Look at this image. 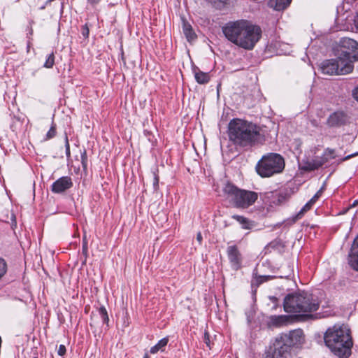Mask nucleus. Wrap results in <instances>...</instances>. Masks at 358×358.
<instances>
[{"label": "nucleus", "mask_w": 358, "mask_h": 358, "mask_svg": "<svg viewBox=\"0 0 358 358\" xmlns=\"http://www.w3.org/2000/svg\"><path fill=\"white\" fill-rule=\"evenodd\" d=\"M226 38L244 50H252L262 37V29L247 20L227 22L222 27Z\"/></svg>", "instance_id": "1"}, {"label": "nucleus", "mask_w": 358, "mask_h": 358, "mask_svg": "<svg viewBox=\"0 0 358 358\" xmlns=\"http://www.w3.org/2000/svg\"><path fill=\"white\" fill-rule=\"evenodd\" d=\"M228 136L234 145L247 148L258 142L260 134L256 124L241 119H233L229 124Z\"/></svg>", "instance_id": "2"}, {"label": "nucleus", "mask_w": 358, "mask_h": 358, "mask_svg": "<svg viewBox=\"0 0 358 358\" xmlns=\"http://www.w3.org/2000/svg\"><path fill=\"white\" fill-rule=\"evenodd\" d=\"M325 345L340 358H348L351 354L352 341L349 329L345 325L329 328L324 336Z\"/></svg>", "instance_id": "3"}, {"label": "nucleus", "mask_w": 358, "mask_h": 358, "mask_svg": "<svg viewBox=\"0 0 358 358\" xmlns=\"http://www.w3.org/2000/svg\"><path fill=\"white\" fill-rule=\"evenodd\" d=\"M320 306V301L316 296L307 292L301 291L287 294L283 302L285 312L299 316H309L316 311Z\"/></svg>", "instance_id": "4"}, {"label": "nucleus", "mask_w": 358, "mask_h": 358, "mask_svg": "<svg viewBox=\"0 0 358 358\" xmlns=\"http://www.w3.org/2000/svg\"><path fill=\"white\" fill-rule=\"evenodd\" d=\"M341 52L336 59L338 73L341 75L350 73L354 69L353 63L358 61V43L350 38H343L340 41Z\"/></svg>", "instance_id": "5"}, {"label": "nucleus", "mask_w": 358, "mask_h": 358, "mask_svg": "<svg viewBox=\"0 0 358 358\" xmlns=\"http://www.w3.org/2000/svg\"><path fill=\"white\" fill-rule=\"evenodd\" d=\"M223 196L236 208L246 209L258 199V194L253 191L240 189L230 182L222 184Z\"/></svg>", "instance_id": "6"}, {"label": "nucleus", "mask_w": 358, "mask_h": 358, "mask_svg": "<svg viewBox=\"0 0 358 358\" xmlns=\"http://www.w3.org/2000/svg\"><path fill=\"white\" fill-rule=\"evenodd\" d=\"M284 169V158L277 153H268L262 156L256 165L257 173L263 178H268L280 173Z\"/></svg>", "instance_id": "7"}, {"label": "nucleus", "mask_w": 358, "mask_h": 358, "mask_svg": "<svg viewBox=\"0 0 358 358\" xmlns=\"http://www.w3.org/2000/svg\"><path fill=\"white\" fill-rule=\"evenodd\" d=\"M285 347L292 351V347H298L304 343V334L301 329H298L288 333L281 334L276 337Z\"/></svg>", "instance_id": "8"}, {"label": "nucleus", "mask_w": 358, "mask_h": 358, "mask_svg": "<svg viewBox=\"0 0 358 358\" xmlns=\"http://www.w3.org/2000/svg\"><path fill=\"white\" fill-rule=\"evenodd\" d=\"M273 349L268 352L266 358H292V352L275 338Z\"/></svg>", "instance_id": "9"}, {"label": "nucleus", "mask_w": 358, "mask_h": 358, "mask_svg": "<svg viewBox=\"0 0 358 358\" xmlns=\"http://www.w3.org/2000/svg\"><path fill=\"white\" fill-rule=\"evenodd\" d=\"M73 180L69 176H62L51 185V191L55 194H62L73 187Z\"/></svg>", "instance_id": "10"}, {"label": "nucleus", "mask_w": 358, "mask_h": 358, "mask_svg": "<svg viewBox=\"0 0 358 358\" xmlns=\"http://www.w3.org/2000/svg\"><path fill=\"white\" fill-rule=\"evenodd\" d=\"M324 165L320 156L313 157H306L302 159L299 168L304 171H312L318 169Z\"/></svg>", "instance_id": "11"}, {"label": "nucleus", "mask_w": 358, "mask_h": 358, "mask_svg": "<svg viewBox=\"0 0 358 358\" xmlns=\"http://www.w3.org/2000/svg\"><path fill=\"white\" fill-rule=\"evenodd\" d=\"M227 256L231 266L238 270L241 264V255L236 245H231L227 248Z\"/></svg>", "instance_id": "12"}, {"label": "nucleus", "mask_w": 358, "mask_h": 358, "mask_svg": "<svg viewBox=\"0 0 358 358\" xmlns=\"http://www.w3.org/2000/svg\"><path fill=\"white\" fill-rule=\"evenodd\" d=\"M348 122V117L342 111H336L332 113L327 120V124L330 127H337L345 124Z\"/></svg>", "instance_id": "13"}, {"label": "nucleus", "mask_w": 358, "mask_h": 358, "mask_svg": "<svg viewBox=\"0 0 358 358\" xmlns=\"http://www.w3.org/2000/svg\"><path fill=\"white\" fill-rule=\"evenodd\" d=\"M292 321V317L289 315H271L268 317V325L271 327H280L287 325Z\"/></svg>", "instance_id": "14"}, {"label": "nucleus", "mask_w": 358, "mask_h": 358, "mask_svg": "<svg viewBox=\"0 0 358 358\" xmlns=\"http://www.w3.org/2000/svg\"><path fill=\"white\" fill-rule=\"evenodd\" d=\"M321 71L322 73L327 75H338V67L336 61L334 59H327L321 64Z\"/></svg>", "instance_id": "15"}, {"label": "nucleus", "mask_w": 358, "mask_h": 358, "mask_svg": "<svg viewBox=\"0 0 358 358\" xmlns=\"http://www.w3.org/2000/svg\"><path fill=\"white\" fill-rule=\"evenodd\" d=\"M348 262L353 269L358 271V236L355 238L351 247Z\"/></svg>", "instance_id": "16"}, {"label": "nucleus", "mask_w": 358, "mask_h": 358, "mask_svg": "<svg viewBox=\"0 0 358 358\" xmlns=\"http://www.w3.org/2000/svg\"><path fill=\"white\" fill-rule=\"evenodd\" d=\"M182 31L187 41L192 42L196 40V34L193 30L192 25L185 20H182Z\"/></svg>", "instance_id": "17"}, {"label": "nucleus", "mask_w": 358, "mask_h": 358, "mask_svg": "<svg viewBox=\"0 0 358 358\" xmlns=\"http://www.w3.org/2000/svg\"><path fill=\"white\" fill-rule=\"evenodd\" d=\"M292 0H271L269 5L275 10H282L285 9L291 3Z\"/></svg>", "instance_id": "18"}, {"label": "nucleus", "mask_w": 358, "mask_h": 358, "mask_svg": "<svg viewBox=\"0 0 358 358\" xmlns=\"http://www.w3.org/2000/svg\"><path fill=\"white\" fill-rule=\"evenodd\" d=\"M231 217L236 220L244 229H250L253 226L252 222L243 216L233 215Z\"/></svg>", "instance_id": "19"}, {"label": "nucleus", "mask_w": 358, "mask_h": 358, "mask_svg": "<svg viewBox=\"0 0 358 358\" xmlns=\"http://www.w3.org/2000/svg\"><path fill=\"white\" fill-rule=\"evenodd\" d=\"M194 78L199 84H206L210 80V76L208 73L203 72L200 70L194 71Z\"/></svg>", "instance_id": "20"}, {"label": "nucleus", "mask_w": 358, "mask_h": 358, "mask_svg": "<svg viewBox=\"0 0 358 358\" xmlns=\"http://www.w3.org/2000/svg\"><path fill=\"white\" fill-rule=\"evenodd\" d=\"M168 342H169L168 337H165V338H163L162 339L159 340L155 345L152 346L150 348V353L156 354L159 351H162V352L164 351L165 347L166 346Z\"/></svg>", "instance_id": "21"}, {"label": "nucleus", "mask_w": 358, "mask_h": 358, "mask_svg": "<svg viewBox=\"0 0 358 358\" xmlns=\"http://www.w3.org/2000/svg\"><path fill=\"white\" fill-rule=\"evenodd\" d=\"M336 151L334 149L327 148L324 150L323 154L321 157V159L323 162V164L329 162L330 160L334 159L336 157Z\"/></svg>", "instance_id": "22"}, {"label": "nucleus", "mask_w": 358, "mask_h": 358, "mask_svg": "<svg viewBox=\"0 0 358 358\" xmlns=\"http://www.w3.org/2000/svg\"><path fill=\"white\" fill-rule=\"evenodd\" d=\"M314 204L312 203L311 201H310V200L303 206V208L300 210V211L296 214V215L294 217V220H298V219H301L303 215L308 212V210H310L312 208V206H313Z\"/></svg>", "instance_id": "23"}, {"label": "nucleus", "mask_w": 358, "mask_h": 358, "mask_svg": "<svg viewBox=\"0 0 358 358\" xmlns=\"http://www.w3.org/2000/svg\"><path fill=\"white\" fill-rule=\"evenodd\" d=\"M99 314L102 320L103 323L108 324L109 318L105 307L101 306L99 308Z\"/></svg>", "instance_id": "24"}, {"label": "nucleus", "mask_w": 358, "mask_h": 358, "mask_svg": "<svg viewBox=\"0 0 358 358\" xmlns=\"http://www.w3.org/2000/svg\"><path fill=\"white\" fill-rule=\"evenodd\" d=\"M54 64H55V55H54V53L52 52L51 54H50L48 56L46 61L43 66L45 68L50 69L53 66Z\"/></svg>", "instance_id": "25"}, {"label": "nucleus", "mask_w": 358, "mask_h": 358, "mask_svg": "<svg viewBox=\"0 0 358 358\" xmlns=\"http://www.w3.org/2000/svg\"><path fill=\"white\" fill-rule=\"evenodd\" d=\"M56 135V125L53 122L50 127V129L46 134L45 140H49L55 137Z\"/></svg>", "instance_id": "26"}, {"label": "nucleus", "mask_w": 358, "mask_h": 358, "mask_svg": "<svg viewBox=\"0 0 358 358\" xmlns=\"http://www.w3.org/2000/svg\"><path fill=\"white\" fill-rule=\"evenodd\" d=\"M6 272V264L5 261L0 258V279Z\"/></svg>", "instance_id": "27"}, {"label": "nucleus", "mask_w": 358, "mask_h": 358, "mask_svg": "<svg viewBox=\"0 0 358 358\" xmlns=\"http://www.w3.org/2000/svg\"><path fill=\"white\" fill-rule=\"evenodd\" d=\"M81 164L83 169L86 170L87 166V158L85 152L81 154Z\"/></svg>", "instance_id": "28"}, {"label": "nucleus", "mask_w": 358, "mask_h": 358, "mask_svg": "<svg viewBox=\"0 0 358 358\" xmlns=\"http://www.w3.org/2000/svg\"><path fill=\"white\" fill-rule=\"evenodd\" d=\"M89 34H90V30H89V28L87 27V24H85L83 27H82V34L83 36L87 38H88L89 36Z\"/></svg>", "instance_id": "29"}, {"label": "nucleus", "mask_w": 358, "mask_h": 358, "mask_svg": "<svg viewBox=\"0 0 358 358\" xmlns=\"http://www.w3.org/2000/svg\"><path fill=\"white\" fill-rule=\"evenodd\" d=\"M203 341L206 344V345L210 348V335L207 331H205L204 333Z\"/></svg>", "instance_id": "30"}, {"label": "nucleus", "mask_w": 358, "mask_h": 358, "mask_svg": "<svg viewBox=\"0 0 358 358\" xmlns=\"http://www.w3.org/2000/svg\"><path fill=\"white\" fill-rule=\"evenodd\" d=\"M66 352V347L64 345H60L57 351V354L59 356H63Z\"/></svg>", "instance_id": "31"}, {"label": "nucleus", "mask_w": 358, "mask_h": 358, "mask_svg": "<svg viewBox=\"0 0 358 358\" xmlns=\"http://www.w3.org/2000/svg\"><path fill=\"white\" fill-rule=\"evenodd\" d=\"M66 155L69 156L70 155V147H69V141H68V137L66 136Z\"/></svg>", "instance_id": "32"}, {"label": "nucleus", "mask_w": 358, "mask_h": 358, "mask_svg": "<svg viewBox=\"0 0 358 358\" xmlns=\"http://www.w3.org/2000/svg\"><path fill=\"white\" fill-rule=\"evenodd\" d=\"M324 189V185L316 192V194L315 195L317 196L318 198H320L321 196V195L322 194Z\"/></svg>", "instance_id": "33"}, {"label": "nucleus", "mask_w": 358, "mask_h": 358, "mask_svg": "<svg viewBox=\"0 0 358 358\" xmlns=\"http://www.w3.org/2000/svg\"><path fill=\"white\" fill-rule=\"evenodd\" d=\"M324 189V185L316 192V194L315 195L317 196L318 198H320L321 196V195L322 194Z\"/></svg>", "instance_id": "34"}, {"label": "nucleus", "mask_w": 358, "mask_h": 358, "mask_svg": "<svg viewBox=\"0 0 358 358\" xmlns=\"http://www.w3.org/2000/svg\"><path fill=\"white\" fill-rule=\"evenodd\" d=\"M353 96L358 101V86L353 91Z\"/></svg>", "instance_id": "35"}, {"label": "nucleus", "mask_w": 358, "mask_h": 358, "mask_svg": "<svg viewBox=\"0 0 358 358\" xmlns=\"http://www.w3.org/2000/svg\"><path fill=\"white\" fill-rule=\"evenodd\" d=\"M318 199H319V198H318L317 196L314 195V196H313L310 199V201H311V202H312V203H313V204H314Z\"/></svg>", "instance_id": "36"}, {"label": "nucleus", "mask_w": 358, "mask_h": 358, "mask_svg": "<svg viewBox=\"0 0 358 358\" xmlns=\"http://www.w3.org/2000/svg\"><path fill=\"white\" fill-rule=\"evenodd\" d=\"M275 195L278 196L279 203H280L281 201H282L285 199V197L282 194H276Z\"/></svg>", "instance_id": "37"}, {"label": "nucleus", "mask_w": 358, "mask_h": 358, "mask_svg": "<svg viewBox=\"0 0 358 358\" xmlns=\"http://www.w3.org/2000/svg\"><path fill=\"white\" fill-rule=\"evenodd\" d=\"M196 239L197 241L201 243V241H202V236H201V233H198L197 235H196Z\"/></svg>", "instance_id": "38"}, {"label": "nucleus", "mask_w": 358, "mask_h": 358, "mask_svg": "<svg viewBox=\"0 0 358 358\" xmlns=\"http://www.w3.org/2000/svg\"><path fill=\"white\" fill-rule=\"evenodd\" d=\"M159 182V178L157 176H155L154 186H157Z\"/></svg>", "instance_id": "39"}, {"label": "nucleus", "mask_w": 358, "mask_h": 358, "mask_svg": "<svg viewBox=\"0 0 358 358\" xmlns=\"http://www.w3.org/2000/svg\"><path fill=\"white\" fill-rule=\"evenodd\" d=\"M92 4L97 3L100 1V0H87Z\"/></svg>", "instance_id": "40"}, {"label": "nucleus", "mask_w": 358, "mask_h": 358, "mask_svg": "<svg viewBox=\"0 0 358 358\" xmlns=\"http://www.w3.org/2000/svg\"><path fill=\"white\" fill-rule=\"evenodd\" d=\"M355 25H356L357 28L358 29V16H357V18L355 20Z\"/></svg>", "instance_id": "41"}, {"label": "nucleus", "mask_w": 358, "mask_h": 358, "mask_svg": "<svg viewBox=\"0 0 358 358\" xmlns=\"http://www.w3.org/2000/svg\"><path fill=\"white\" fill-rule=\"evenodd\" d=\"M352 156H354V155H348V156L345 157L344 158V159H350Z\"/></svg>", "instance_id": "42"}, {"label": "nucleus", "mask_w": 358, "mask_h": 358, "mask_svg": "<svg viewBox=\"0 0 358 358\" xmlns=\"http://www.w3.org/2000/svg\"><path fill=\"white\" fill-rule=\"evenodd\" d=\"M262 278H265V279H268L270 278V276L269 275H267V276H263Z\"/></svg>", "instance_id": "43"}, {"label": "nucleus", "mask_w": 358, "mask_h": 358, "mask_svg": "<svg viewBox=\"0 0 358 358\" xmlns=\"http://www.w3.org/2000/svg\"><path fill=\"white\" fill-rule=\"evenodd\" d=\"M143 358H150L149 356L148 355V354H145L143 357Z\"/></svg>", "instance_id": "44"}, {"label": "nucleus", "mask_w": 358, "mask_h": 358, "mask_svg": "<svg viewBox=\"0 0 358 358\" xmlns=\"http://www.w3.org/2000/svg\"><path fill=\"white\" fill-rule=\"evenodd\" d=\"M358 203V201H355L353 203V206H355V204Z\"/></svg>", "instance_id": "45"}]
</instances>
